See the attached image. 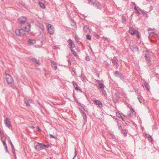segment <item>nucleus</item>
Masks as SVG:
<instances>
[{
  "mask_svg": "<svg viewBox=\"0 0 159 159\" xmlns=\"http://www.w3.org/2000/svg\"><path fill=\"white\" fill-rule=\"evenodd\" d=\"M85 59L87 61H90V58L89 56H87L85 57Z\"/></svg>",
  "mask_w": 159,
  "mask_h": 159,
  "instance_id": "ea45409f",
  "label": "nucleus"
},
{
  "mask_svg": "<svg viewBox=\"0 0 159 159\" xmlns=\"http://www.w3.org/2000/svg\"><path fill=\"white\" fill-rule=\"evenodd\" d=\"M49 135L50 136V138H54L55 139H56V137L55 136H54V135H52V134H50Z\"/></svg>",
  "mask_w": 159,
  "mask_h": 159,
  "instance_id": "a18cd8bd",
  "label": "nucleus"
},
{
  "mask_svg": "<svg viewBox=\"0 0 159 159\" xmlns=\"http://www.w3.org/2000/svg\"><path fill=\"white\" fill-rule=\"evenodd\" d=\"M68 44L70 46V49L73 48L75 47V44L74 43V41L70 39H69L68 40Z\"/></svg>",
  "mask_w": 159,
  "mask_h": 159,
  "instance_id": "9d476101",
  "label": "nucleus"
},
{
  "mask_svg": "<svg viewBox=\"0 0 159 159\" xmlns=\"http://www.w3.org/2000/svg\"><path fill=\"white\" fill-rule=\"evenodd\" d=\"M52 65L54 70H56L57 69V65L55 62L54 61H52Z\"/></svg>",
  "mask_w": 159,
  "mask_h": 159,
  "instance_id": "f3484780",
  "label": "nucleus"
},
{
  "mask_svg": "<svg viewBox=\"0 0 159 159\" xmlns=\"http://www.w3.org/2000/svg\"><path fill=\"white\" fill-rule=\"evenodd\" d=\"M137 35V37L138 38H140V36L139 35V31L138 30V32H136V33L135 34Z\"/></svg>",
  "mask_w": 159,
  "mask_h": 159,
  "instance_id": "49530a36",
  "label": "nucleus"
},
{
  "mask_svg": "<svg viewBox=\"0 0 159 159\" xmlns=\"http://www.w3.org/2000/svg\"><path fill=\"white\" fill-rule=\"evenodd\" d=\"M28 43L30 45H33L36 43V41L34 39H29L28 40Z\"/></svg>",
  "mask_w": 159,
  "mask_h": 159,
  "instance_id": "2eb2a0df",
  "label": "nucleus"
},
{
  "mask_svg": "<svg viewBox=\"0 0 159 159\" xmlns=\"http://www.w3.org/2000/svg\"><path fill=\"white\" fill-rule=\"evenodd\" d=\"M5 147V150H6V152H8V149H7V146H6Z\"/></svg>",
  "mask_w": 159,
  "mask_h": 159,
  "instance_id": "5fc2aeb1",
  "label": "nucleus"
},
{
  "mask_svg": "<svg viewBox=\"0 0 159 159\" xmlns=\"http://www.w3.org/2000/svg\"><path fill=\"white\" fill-rule=\"evenodd\" d=\"M4 123L6 127L10 129L11 127V122L9 118H6L4 120Z\"/></svg>",
  "mask_w": 159,
  "mask_h": 159,
  "instance_id": "423d86ee",
  "label": "nucleus"
},
{
  "mask_svg": "<svg viewBox=\"0 0 159 159\" xmlns=\"http://www.w3.org/2000/svg\"><path fill=\"white\" fill-rule=\"evenodd\" d=\"M138 99L139 100V102H140L141 104V103H142V101L140 100V99L139 98H138Z\"/></svg>",
  "mask_w": 159,
  "mask_h": 159,
  "instance_id": "13d9d810",
  "label": "nucleus"
},
{
  "mask_svg": "<svg viewBox=\"0 0 159 159\" xmlns=\"http://www.w3.org/2000/svg\"><path fill=\"white\" fill-rule=\"evenodd\" d=\"M116 116L119 118L122 117V116L120 115V113L118 112H116Z\"/></svg>",
  "mask_w": 159,
  "mask_h": 159,
  "instance_id": "473e14b6",
  "label": "nucleus"
},
{
  "mask_svg": "<svg viewBox=\"0 0 159 159\" xmlns=\"http://www.w3.org/2000/svg\"><path fill=\"white\" fill-rule=\"evenodd\" d=\"M88 3L93 5V7L97 9L101 10L102 9V5L98 1H94L93 0H89L88 1Z\"/></svg>",
  "mask_w": 159,
  "mask_h": 159,
  "instance_id": "7ed1b4c3",
  "label": "nucleus"
},
{
  "mask_svg": "<svg viewBox=\"0 0 159 159\" xmlns=\"http://www.w3.org/2000/svg\"><path fill=\"white\" fill-rule=\"evenodd\" d=\"M37 129H38V130L39 131H41V129H40V128L39 127H37Z\"/></svg>",
  "mask_w": 159,
  "mask_h": 159,
  "instance_id": "680f3d73",
  "label": "nucleus"
},
{
  "mask_svg": "<svg viewBox=\"0 0 159 159\" xmlns=\"http://www.w3.org/2000/svg\"><path fill=\"white\" fill-rule=\"evenodd\" d=\"M122 23L125 24H126V20L125 16L123 15L122 16Z\"/></svg>",
  "mask_w": 159,
  "mask_h": 159,
  "instance_id": "5701e85b",
  "label": "nucleus"
},
{
  "mask_svg": "<svg viewBox=\"0 0 159 159\" xmlns=\"http://www.w3.org/2000/svg\"><path fill=\"white\" fill-rule=\"evenodd\" d=\"M83 120L84 125H85L87 121V116H83Z\"/></svg>",
  "mask_w": 159,
  "mask_h": 159,
  "instance_id": "a878e982",
  "label": "nucleus"
},
{
  "mask_svg": "<svg viewBox=\"0 0 159 159\" xmlns=\"http://www.w3.org/2000/svg\"><path fill=\"white\" fill-rule=\"evenodd\" d=\"M75 155L72 159H74V158L76 156L77 154V150L76 148H75Z\"/></svg>",
  "mask_w": 159,
  "mask_h": 159,
  "instance_id": "f704fd0d",
  "label": "nucleus"
},
{
  "mask_svg": "<svg viewBox=\"0 0 159 159\" xmlns=\"http://www.w3.org/2000/svg\"><path fill=\"white\" fill-rule=\"evenodd\" d=\"M46 159H52L51 157H48V158H46Z\"/></svg>",
  "mask_w": 159,
  "mask_h": 159,
  "instance_id": "774afa93",
  "label": "nucleus"
},
{
  "mask_svg": "<svg viewBox=\"0 0 159 159\" xmlns=\"http://www.w3.org/2000/svg\"><path fill=\"white\" fill-rule=\"evenodd\" d=\"M134 9L135 11V12L139 15V16L140 14V13L139 11L138 10L137 8V7L136 6H135V7H134Z\"/></svg>",
  "mask_w": 159,
  "mask_h": 159,
  "instance_id": "bb28decb",
  "label": "nucleus"
},
{
  "mask_svg": "<svg viewBox=\"0 0 159 159\" xmlns=\"http://www.w3.org/2000/svg\"><path fill=\"white\" fill-rule=\"evenodd\" d=\"M84 31L85 32H89L90 30L89 27L87 25H84L83 27Z\"/></svg>",
  "mask_w": 159,
  "mask_h": 159,
  "instance_id": "6ab92c4d",
  "label": "nucleus"
},
{
  "mask_svg": "<svg viewBox=\"0 0 159 159\" xmlns=\"http://www.w3.org/2000/svg\"><path fill=\"white\" fill-rule=\"evenodd\" d=\"M75 39L76 41L78 42L79 41V40L77 39L76 38H75Z\"/></svg>",
  "mask_w": 159,
  "mask_h": 159,
  "instance_id": "0e129e2a",
  "label": "nucleus"
},
{
  "mask_svg": "<svg viewBox=\"0 0 159 159\" xmlns=\"http://www.w3.org/2000/svg\"><path fill=\"white\" fill-rule=\"evenodd\" d=\"M102 93L104 95V96L105 97H106L107 95V94L106 93V91L104 90H102Z\"/></svg>",
  "mask_w": 159,
  "mask_h": 159,
  "instance_id": "72a5a7b5",
  "label": "nucleus"
},
{
  "mask_svg": "<svg viewBox=\"0 0 159 159\" xmlns=\"http://www.w3.org/2000/svg\"><path fill=\"white\" fill-rule=\"evenodd\" d=\"M73 54L75 56L77 57L78 56L77 53L72 48L70 49Z\"/></svg>",
  "mask_w": 159,
  "mask_h": 159,
  "instance_id": "b1692460",
  "label": "nucleus"
},
{
  "mask_svg": "<svg viewBox=\"0 0 159 159\" xmlns=\"http://www.w3.org/2000/svg\"><path fill=\"white\" fill-rule=\"evenodd\" d=\"M139 10L140 11H141L143 13V15H145V14H146V11H144L143 10L141 9L140 8H139Z\"/></svg>",
  "mask_w": 159,
  "mask_h": 159,
  "instance_id": "e433bc0d",
  "label": "nucleus"
},
{
  "mask_svg": "<svg viewBox=\"0 0 159 159\" xmlns=\"http://www.w3.org/2000/svg\"><path fill=\"white\" fill-rule=\"evenodd\" d=\"M111 116L115 120H118L117 118H115V117L114 116Z\"/></svg>",
  "mask_w": 159,
  "mask_h": 159,
  "instance_id": "4d7b16f0",
  "label": "nucleus"
},
{
  "mask_svg": "<svg viewBox=\"0 0 159 159\" xmlns=\"http://www.w3.org/2000/svg\"><path fill=\"white\" fill-rule=\"evenodd\" d=\"M94 103L97 105H98L100 107H102V104L100 101L95 100L94 101Z\"/></svg>",
  "mask_w": 159,
  "mask_h": 159,
  "instance_id": "ddd939ff",
  "label": "nucleus"
},
{
  "mask_svg": "<svg viewBox=\"0 0 159 159\" xmlns=\"http://www.w3.org/2000/svg\"><path fill=\"white\" fill-rule=\"evenodd\" d=\"M154 29H152L151 28H149V30L148 31H150V30H153Z\"/></svg>",
  "mask_w": 159,
  "mask_h": 159,
  "instance_id": "69168bd1",
  "label": "nucleus"
},
{
  "mask_svg": "<svg viewBox=\"0 0 159 159\" xmlns=\"http://www.w3.org/2000/svg\"><path fill=\"white\" fill-rule=\"evenodd\" d=\"M72 83L74 87L75 88L76 90H78L81 92H82V90L78 87L77 84L74 81H72Z\"/></svg>",
  "mask_w": 159,
  "mask_h": 159,
  "instance_id": "f8f14e48",
  "label": "nucleus"
},
{
  "mask_svg": "<svg viewBox=\"0 0 159 159\" xmlns=\"http://www.w3.org/2000/svg\"><path fill=\"white\" fill-rule=\"evenodd\" d=\"M113 101L115 103H116L118 102V100L117 99H114L113 100Z\"/></svg>",
  "mask_w": 159,
  "mask_h": 159,
  "instance_id": "8fccbe9b",
  "label": "nucleus"
},
{
  "mask_svg": "<svg viewBox=\"0 0 159 159\" xmlns=\"http://www.w3.org/2000/svg\"><path fill=\"white\" fill-rule=\"evenodd\" d=\"M30 24L27 23L26 26L23 27V28L16 29L15 32L16 34L18 36H26L28 34L30 31Z\"/></svg>",
  "mask_w": 159,
  "mask_h": 159,
  "instance_id": "f257e3e1",
  "label": "nucleus"
},
{
  "mask_svg": "<svg viewBox=\"0 0 159 159\" xmlns=\"http://www.w3.org/2000/svg\"><path fill=\"white\" fill-rule=\"evenodd\" d=\"M98 85L99 86V88L102 89V90L104 88V86L103 84L102 83H100L98 84Z\"/></svg>",
  "mask_w": 159,
  "mask_h": 159,
  "instance_id": "cd10ccee",
  "label": "nucleus"
},
{
  "mask_svg": "<svg viewBox=\"0 0 159 159\" xmlns=\"http://www.w3.org/2000/svg\"><path fill=\"white\" fill-rule=\"evenodd\" d=\"M114 74L118 76L120 73L118 71H116L114 72Z\"/></svg>",
  "mask_w": 159,
  "mask_h": 159,
  "instance_id": "58836bf2",
  "label": "nucleus"
},
{
  "mask_svg": "<svg viewBox=\"0 0 159 159\" xmlns=\"http://www.w3.org/2000/svg\"><path fill=\"white\" fill-rule=\"evenodd\" d=\"M70 70L71 72V73L73 75H76L77 74L76 73L75 70V69H74V68H72Z\"/></svg>",
  "mask_w": 159,
  "mask_h": 159,
  "instance_id": "393cba45",
  "label": "nucleus"
},
{
  "mask_svg": "<svg viewBox=\"0 0 159 159\" xmlns=\"http://www.w3.org/2000/svg\"><path fill=\"white\" fill-rule=\"evenodd\" d=\"M39 27L40 29L42 30V31H44V29L43 24H40L39 25Z\"/></svg>",
  "mask_w": 159,
  "mask_h": 159,
  "instance_id": "c756f323",
  "label": "nucleus"
},
{
  "mask_svg": "<svg viewBox=\"0 0 159 159\" xmlns=\"http://www.w3.org/2000/svg\"><path fill=\"white\" fill-rule=\"evenodd\" d=\"M77 103V104L79 105L81 107H83V104L81 105V104L78 101V100H77V101H76Z\"/></svg>",
  "mask_w": 159,
  "mask_h": 159,
  "instance_id": "79ce46f5",
  "label": "nucleus"
},
{
  "mask_svg": "<svg viewBox=\"0 0 159 159\" xmlns=\"http://www.w3.org/2000/svg\"><path fill=\"white\" fill-rule=\"evenodd\" d=\"M32 100L31 99H29L28 100L24 99V102L27 107H30V103H32Z\"/></svg>",
  "mask_w": 159,
  "mask_h": 159,
  "instance_id": "9b49d317",
  "label": "nucleus"
},
{
  "mask_svg": "<svg viewBox=\"0 0 159 159\" xmlns=\"http://www.w3.org/2000/svg\"><path fill=\"white\" fill-rule=\"evenodd\" d=\"M73 25L74 27H76V23L74 20H73Z\"/></svg>",
  "mask_w": 159,
  "mask_h": 159,
  "instance_id": "864d4df0",
  "label": "nucleus"
},
{
  "mask_svg": "<svg viewBox=\"0 0 159 159\" xmlns=\"http://www.w3.org/2000/svg\"><path fill=\"white\" fill-rule=\"evenodd\" d=\"M154 34V33H153V32H152V33H150V35L149 36V37L150 35H152V34Z\"/></svg>",
  "mask_w": 159,
  "mask_h": 159,
  "instance_id": "052dcab7",
  "label": "nucleus"
},
{
  "mask_svg": "<svg viewBox=\"0 0 159 159\" xmlns=\"http://www.w3.org/2000/svg\"><path fill=\"white\" fill-rule=\"evenodd\" d=\"M129 32L131 34L133 35L135 34L136 33V32H138V30H135L132 27H129Z\"/></svg>",
  "mask_w": 159,
  "mask_h": 159,
  "instance_id": "1a4fd4ad",
  "label": "nucleus"
},
{
  "mask_svg": "<svg viewBox=\"0 0 159 159\" xmlns=\"http://www.w3.org/2000/svg\"><path fill=\"white\" fill-rule=\"evenodd\" d=\"M131 3L132 4V5H135V6H136L135 2H132Z\"/></svg>",
  "mask_w": 159,
  "mask_h": 159,
  "instance_id": "bf43d9fd",
  "label": "nucleus"
},
{
  "mask_svg": "<svg viewBox=\"0 0 159 159\" xmlns=\"http://www.w3.org/2000/svg\"><path fill=\"white\" fill-rule=\"evenodd\" d=\"M47 29L48 31L50 34H53L54 33V28L52 25L48 24L47 25Z\"/></svg>",
  "mask_w": 159,
  "mask_h": 159,
  "instance_id": "39448f33",
  "label": "nucleus"
},
{
  "mask_svg": "<svg viewBox=\"0 0 159 159\" xmlns=\"http://www.w3.org/2000/svg\"><path fill=\"white\" fill-rule=\"evenodd\" d=\"M31 60L33 62L35 63L36 64H37L38 65H39L40 63L39 61L35 58H32L31 59Z\"/></svg>",
  "mask_w": 159,
  "mask_h": 159,
  "instance_id": "aec40b11",
  "label": "nucleus"
},
{
  "mask_svg": "<svg viewBox=\"0 0 159 159\" xmlns=\"http://www.w3.org/2000/svg\"><path fill=\"white\" fill-rule=\"evenodd\" d=\"M39 4L41 8H42L44 9L45 8V6L43 3L39 2Z\"/></svg>",
  "mask_w": 159,
  "mask_h": 159,
  "instance_id": "412c9836",
  "label": "nucleus"
},
{
  "mask_svg": "<svg viewBox=\"0 0 159 159\" xmlns=\"http://www.w3.org/2000/svg\"><path fill=\"white\" fill-rule=\"evenodd\" d=\"M81 113H82V117L86 116V115L85 113L83 111H82Z\"/></svg>",
  "mask_w": 159,
  "mask_h": 159,
  "instance_id": "a19ab883",
  "label": "nucleus"
},
{
  "mask_svg": "<svg viewBox=\"0 0 159 159\" xmlns=\"http://www.w3.org/2000/svg\"><path fill=\"white\" fill-rule=\"evenodd\" d=\"M38 144L34 146L35 149L37 151H40L43 149L42 146V143L39 142L38 143Z\"/></svg>",
  "mask_w": 159,
  "mask_h": 159,
  "instance_id": "6e6552de",
  "label": "nucleus"
},
{
  "mask_svg": "<svg viewBox=\"0 0 159 159\" xmlns=\"http://www.w3.org/2000/svg\"><path fill=\"white\" fill-rule=\"evenodd\" d=\"M26 20L27 18L25 16L20 17L18 19V22L21 25L24 24L26 21Z\"/></svg>",
  "mask_w": 159,
  "mask_h": 159,
  "instance_id": "0eeeda50",
  "label": "nucleus"
},
{
  "mask_svg": "<svg viewBox=\"0 0 159 159\" xmlns=\"http://www.w3.org/2000/svg\"><path fill=\"white\" fill-rule=\"evenodd\" d=\"M73 97L75 101H77V99L76 98L74 93V92H73Z\"/></svg>",
  "mask_w": 159,
  "mask_h": 159,
  "instance_id": "37998d69",
  "label": "nucleus"
},
{
  "mask_svg": "<svg viewBox=\"0 0 159 159\" xmlns=\"http://www.w3.org/2000/svg\"><path fill=\"white\" fill-rule=\"evenodd\" d=\"M131 49L133 52H137L139 51V48H138V47L135 45H134L133 46H132L131 48Z\"/></svg>",
  "mask_w": 159,
  "mask_h": 159,
  "instance_id": "4468645a",
  "label": "nucleus"
},
{
  "mask_svg": "<svg viewBox=\"0 0 159 159\" xmlns=\"http://www.w3.org/2000/svg\"><path fill=\"white\" fill-rule=\"evenodd\" d=\"M12 152L14 154L15 153V149L14 150L12 149Z\"/></svg>",
  "mask_w": 159,
  "mask_h": 159,
  "instance_id": "e2e57ef3",
  "label": "nucleus"
},
{
  "mask_svg": "<svg viewBox=\"0 0 159 159\" xmlns=\"http://www.w3.org/2000/svg\"><path fill=\"white\" fill-rule=\"evenodd\" d=\"M37 103L38 105L44 109V107L38 101H37Z\"/></svg>",
  "mask_w": 159,
  "mask_h": 159,
  "instance_id": "de8ad7c7",
  "label": "nucleus"
},
{
  "mask_svg": "<svg viewBox=\"0 0 159 159\" xmlns=\"http://www.w3.org/2000/svg\"><path fill=\"white\" fill-rule=\"evenodd\" d=\"M121 133L125 136H126L127 135V132L126 131V129H123L121 131Z\"/></svg>",
  "mask_w": 159,
  "mask_h": 159,
  "instance_id": "4be33fe9",
  "label": "nucleus"
},
{
  "mask_svg": "<svg viewBox=\"0 0 159 159\" xmlns=\"http://www.w3.org/2000/svg\"><path fill=\"white\" fill-rule=\"evenodd\" d=\"M5 75L7 76L6 79L8 84L13 89L16 88V86L14 83L13 78L9 74L6 73Z\"/></svg>",
  "mask_w": 159,
  "mask_h": 159,
  "instance_id": "f03ea898",
  "label": "nucleus"
},
{
  "mask_svg": "<svg viewBox=\"0 0 159 159\" xmlns=\"http://www.w3.org/2000/svg\"><path fill=\"white\" fill-rule=\"evenodd\" d=\"M148 140L149 141H150V142H152L153 141V139L151 137V138H148Z\"/></svg>",
  "mask_w": 159,
  "mask_h": 159,
  "instance_id": "09e8293b",
  "label": "nucleus"
},
{
  "mask_svg": "<svg viewBox=\"0 0 159 159\" xmlns=\"http://www.w3.org/2000/svg\"><path fill=\"white\" fill-rule=\"evenodd\" d=\"M42 146H43V147H44L47 148H48L49 147L50 145L49 144L46 145L45 144H43L42 143Z\"/></svg>",
  "mask_w": 159,
  "mask_h": 159,
  "instance_id": "c9c22d12",
  "label": "nucleus"
},
{
  "mask_svg": "<svg viewBox=\"0 0 159 159\" xmlns=\"http://www.w3.org/2000/svg\"><path fill=\"white\" fill-rule=\"evenodd\" d=\"M121 79L123 80L124 79V77L123 75L122 74H120L118 76Z\"/></svg>",
  "mask_w": 159,
  "mask_h": 159,
  "instance_id": "c85d7f7f",
  "label": "nucleus"
},
{
  "mask_svg": "<svg viewBox=\"0 0 159 159\" xmlns=\"http://www.w3.org/2000/svg\"><path fill=\"white\" fill-rule=\"evenodd\" d=\"M144 57L146 60V62L149 65L151 64V59L149 52L146 50L144 52Z\"/></svg>",
  "mask_w": 159,
  "mask_h": 159,
  "instance_id": "20e7f679",
  "label": "nucleus"
},
{
  "mask_svg": "<svg viewBox=\"0 0 159 159\" xmlns=\"http://www.w3.org/2000/svg\"><path fill=\"white\" fill-rule=\"evenodd\" d=\"M145 136L146 137L148 138H151V137H152L151 135H150L149 134H145Z\"/></svg>",
  "mask_w": 159,
  "mask_h": 159,
  "instance_id": "c03bdc74",
  "label": "nucleus"
},
{
  "mask_svg": "<svg viewBox=\"0 0 159 159\" xmlns=\"http://www.w3.org/2000/svg\"><path fill=\"white\" fill-rule=\"evenodd\" d=\"M9 142H10V144L11 145L12 149L14 150V146H13V145L12 142H11V140L10 139H9Z\"/></svg>",
  "mask_w": 159,
  "mask_h": 159,
  "instance_id": "7c9ffc66",
  "label": "nucleus"
},
{
  "mask_svg": "<svg viewBox=\"0 0 159 159\" xmlns=\"http://www.w3.org/2000/svg\"><path fill=\"white\" fill-rule=\"evenodd\" d=\"M118 128L119 129H120L121 131H122V130L123 129L122 128V127H121V125H119L118 127Z\"/></svg>",
  "mask_w": 159,
  "mask_h": 159,
  "instance_id": "603ef678",
  "label": "nucleus"
},
{
  "mask_svg": "<svg viewBox=\"0 0 159 159\" xmlns=\"http://www.w3.org/2000/svg\"><path fill=\"white\" fill-rule=\"evenodd\" d=\"M144 81V85L147 90L149 91L150 90V86L149 84L147 83L144 80H143Z\"/></svg>",
  "mask_w": 159,
  "mask_h": 159,
  "instance_id": "a211bd4d",
  "label": "nucleus"
},
{
  "mask_svg": "<svg viewBox=\"0 0 159 159\" xmlns=\"http://www.w3.org/2000/svg\"><path fill=\"white\" fill-rule=\"evenodd\" d=\"M2 142L3 143V144L4 146H5L7 145V144L6 143V139H4L3 141H2Z\"/></svg>",
  "mask_w": 159,
  "mask_h": 159,
  "instance_id": "4c0bfd02",
  "label": "nucleus"
},
{
  "mask_svg": "<svg viewBox=\"0 0 159 159\" xmlns=\"http://www.w3.org/2000/svg\"><path fill=\"white\" fill-rule=\"evenodd\" d=\"M68 61L69 62V65H71V62L70 61V59H68Z\"/></svg>",
  "mask_w": 159,
  "mask_h": 159,
  "instance_id": "6e6d98bb",
  "label": "nucleus"
},
{
  "mask_svg": "<svg viewBox=\"0 0 159 159\" xmlns=\"http://www.w3.org/2000/svg\"><path fill=\"white\" fill-rule=\"evenodd\" d=\"M131 110H132V111H134V109L133 108H131Z\"/></svg>",
  "mask_w": 159,
  "mask_h": 159,
  "instance_id": "338daca9",
  "label": "nucleus"
},
{
  "mask_svg": "<svg viewBox=\"0 0 159 159\" xmlns=\"http://www.w3.org/2000/svg\"><path fill=\"white\" fill-rule=\"evenodd\" d=\"M111 61H112V63L113 64V65H116V66L118 67L117 65L119 66L118 65V60L116 59H114V58L111 60Z\"/></svg>",
  "mask_w": 159,
  "mask_h": 159,
  "instance_id": "dca6fc26",
  "label": "nucleus"
},
{
  "mask_svg": "<svg viewBox=\"0 0 159 159\" xmlns=\"http://www.w3.org/2000/svg\"><path fill=\"white\" fill-rule=\"evenodd\" d=\"M87 39L89 40H90L91 39V36L89 34H87L86 36Z\"/></svg>",
  "mask_w": 159,
  "mask_h": 159,
  "instance_id": "2f4dec72",
  "label": "nucleus"
},
{
  "mask_svg": "<svg viewBox=\"0 0 159 159\" xmlns=\"http://www.w3.org/2000/svg\"><path fill=\"white\" fill-rule=\"evenodd\" d=\"M111 134L112 135V136L115 139H117V138L115 136L114 134Z\"/></svg>",
  "mask_w": 159,
  "mask_h": 159,
  "instance_id": "3c124183",
  "label": "nucleus"
}]
</instances>
